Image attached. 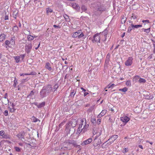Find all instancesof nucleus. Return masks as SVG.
<instances>
[{"label":"nucleus","mask_w":155,"mask_h":155,"mask_svg":"<svg viewBox=\"0 0 155 155\" xmlns=\"http://www.w3.org/2000/svg\"><path fill=\"white\" fill-rule=\"evenodd\" d=\"M127 90L128 88H127L126 87H124L123 88L119 89V90L120 91L125 92L127 91Z\"/></svg>","instance_id":"nucleus-34"},{"label":"nucleus","mask_w":155,"mask_h":155,"mask_svg":"<svg viewBox=\"0 0 155 155\" xmlns=\"http://www.w3.org/2000/svg\"><path fill=\"white\" fill-rule=\"evenodd\" d=\"M91 121L92 123L93 124V125H94L96 123V121L95 118L92 119L91 120Z\"/></svg>","instance_id":"nucleus-51"},{"label":"nucleus","mask_w":155,"mask_h":155,"mask_svg":"<svg viewBox=\"0 0 155 155\" xmlns=\"http://www.w3.org/2000/svg\"><path fill=\"white\" fill-rule=\"evenodd\" d=\"M12 29L14 32H16L18 31V28L17 26H15L13 27Z\"/></svg>","instance_id":"nucleus-41"},{"label":"nucleus","mask_w":155,"mask_h":155,"mask_svg":"<svg viewBox=\"0 0 155 155\" xmlns=\"http://www.w3.org/2000/svg\"><path fill=\"white\" fill-rule=\"evenodd\" d=\"M150 72L152 75L153 76L155 75V68L153 67H150Z\"/></svg>","instance_id":"nucleus-15"},{"label":"nucleus","mask_w":155,"mask_h":155,"mask_svg":"<svg viewBox=\"0 0 155 155\" xmlns=\"http://www.w3.org/2000/svg\"><path fill=\"white\" fill-rule=\"evenodd\" d=\"M52 91V88L51 85L44 86L40 92V97L43 98L49 95L50 93Z\"/></svg>","instance_id":"nucleus-2"},{"label":"nucleus","mask_w":155,"mask_h":155,"mask_svg":"<svg viewBox=\"0 0 155 155\" xmlns=\"http://www.w3.org/2000/svg\"><path fill=\"white\" fill-rule=\"evenodd\" d=\"M15 37H13L11 38L10 42H11L10 43L11 45H15Z\"/></svg>","instance_id":"nucleus-21"},{"label":"nucleus","mask_w":155,"mask_h":155,"mask_svg":"<svg viewBox=\"0 0 155 155\" xmlns=\"http://www.w3.org/2000/svg\"><path fill=\"white\" fill-rule=\"evenodd\" d=\"M101 120L100 119H97V122L96 123L98 124H99L101 123Z\"/></svg>","instance_id":"nucleus-62"},{"label":"nucleus","mask_w":155,"mask_h":155,"mask_svg":"<svg viewBox=\"0 0 155 155\" xmlns=\"http://www.w3.org/2000/svg\"><path fill=\"white\" fill-rule=\"evenodd\" d=\"M73 140H66L63 143V146L64 147V148H61V149H62L63 148H64V150H70L71 148V146L70 145L72 144H69V141H72Z\"/></svg>","instance_id":"nucleus-3"},{"label":"nucleus","mask_w":155,"mask_h":155,"mask_svg":"<svg viewBox=\"0 0 155 155\" xmlns=\"http://www.w3.org/2000/svg\"><path fill=\"white\" fill-rule=\"evenodd\" d=\"M153 46L154 48V50L153 51V52L154 53H155V44H153Z\"/></svg>","instance_id":"nucleus-64"},{"label":"nucleus","mask_w":155,"mask_h":155,"mask_svg":"<svg viewBox=\"0 0 155 155\" xmlns=\"http://www.w3.org/2000/svg\"><path fill=\"white\" fill-rule=\"evenodd\" d=\"M130 25L133 26V29H134L135 28H138L140 27H142V25H134L133 24H131Z\"/></svg>","instance_id":"nucleus-24"},{"label":"nucleus","mask_w":155,"mask_h":155,"mask_svg":"<svg viewBox=\"0 0 155 155\" xmlns=\"http://www.w3.org/2000/svg\"><path fill=\"white\" fill-rule=\"evenodd\" d=\"M82 132V133H83V130L82 129V128H80L79 129V127L78 128V130L77 131V134H80V133Z\"/></svg>","instance_id":"nucleus-40"},{"label":"nucleus","mask_w":155,"mask_h":155,"mask_svg":"<svg viewBox=\"0 0 155 155\" xmlns=\"http://www.w3.org/2000/svg\"><path fill=\"white\" fill-rule=\"evenodd\" d=\"M80 121V124L78 127L79 129L80 128L82 129L83 128V126H84V124H86V121H84V120L82 119Z\"/></svg>","instance_id":"nucleus-13"},{"label":"nucleus","mask_w":155,"mask_h":155,"mask_svg":"<svg viewBox=\"0 0 155 155\" xmlns=\"http://www.w3.org/2000/svg\"><path fill=\"white\" fill-rule=\"evenodd\" d=\"M81 9L83 11L86 12L87 10V8L85 5H82L81 7Z\"/></svg>","instance_id":"nucleus-35"},{"label":"nucleus","mask_w":155,"mask_h":155,"mask_svg":"<svg viewBox=\"0 0 155 155\" xmlns=\"http://www.w3.org/2000/svg\"><path fill=\"white\" fill-rule=\"evenodd\" d=\"M23 134L19 133L17 135V137L19 138V139H22L24 138V136L23 135Z\"/></svg>","instance_id":"nucleus-27"},{"label":"nucleus","mask_w":155,"mask_h":155,"mask_svg":"<svg viewBox=\"0 0 155 155\" xmlns=\"http://www.w3.org/2000/svg\"><path fill=\"white\" fill-rule=\"evenodd\" d=\"M84 35L83 33H81V34H79L78 38L80 39L83 37H84L83 38H85V37H84Z\"/></svg>","instance_id":"nucleus-42"},{"label":"nucleus","mask_w":155,"mask_h":155,"mask_svg":"<svg viewBox=\"0 0 155 155\" xmlns=\"http://www.w3.org/2000/svg\"><path fill=\"white\" fill-rule=\"evenodd\" d=\"M110 53H108L106 57V59L105 61V65H107L109 62V60H110Z\"/></svg>","instance_id":"nucleus-14"},{"label":"nucleus","mask_w":155,"mask_h":155,"mask_svg":"<svg viewBox=\"0 0 155 155\" xmlns=\"http://www.w3.org/2000/svg\"><path fill=\"white\" fill-rule=\"evenodd\" d=\"M35 92L33 91H32L27 96V97H28L29 96H31L32 95H34V94Z\"/></svg>","instance_id":"nucleus-50"},{"label":"nucleus","mask_w":155,"mask_h":155,"mask_svg":"<svg viewBox=\"0 0 155 155\" xmlns=\"http://www.w3.org/2000/svg\"><path fill=\"white\" fill-rule=\"evenodd\" d=\"M139 76H136L134 78V80L135 81L137 82L139 79Z\"/></svg>","instance_id":"nucleus-49"},{"label":"nucleus","mask_w":155,"mask_h":155,"mask_svg":"<svg viewBox=\"0 0 155 155\" xmlns=\"http://www.w3.org/2000/svg\"><path fill=\"white\" fill-rule=\"evenodd\" d=\"M76 32L78 35L81 34V33H82V31L81 30H79Z\"/></svg>","instance_id":"nucleus-63"},{"label":"nucleus","mask_w":155,"mask_h":155,"mask_svg":"<svg viewBox=\"0 0 155 155\" xmlns=\"http://www.w3.org/2000/svg\"><path fill=\"white\" fill-rule=\"evenodd\" d=\"M27 38L28 41H31L34 38L33 36L31 35H28L27 36Z\"/></svg>","instance_id":"nucleus-43"},{"label":"nucleus","mask_w":155,"mask_h":155,"mask_svg":"<svg viewBox=\"0 0 155 155\" xmlns=\"http://www.w3.org/2000/svg\"><path fill=\"white\" fill-rule=\"evenodd\" d=\"M126 84L127 86H130L131 85L130 81V80L127 81L126 83Z\"/></svg>","instance_id":"nucleus-48"},{"label":"nucleus","mask_w":155,"mask_h":155,"mask_svg":"<svg viewBox=\"0 0 155 155\" xmlns=\"http://www.w3.org/2000/svg\"><path fill=\"white\" fill-rule=\"evenodd\" d=\"M76 89H71L69 97L71 98H74L76 93Z\"/></svg>","instance_id":"nucleus-12"},{"label":"nucleus","mask_w":155,"mask_h":155,"mask_svg":"<svg viewBox=\"0 0 155 155\" xmlns=\"http://www.w3.org/2000/svg\"><path fill=\"white\" fill-rule=\"evenodd\" d=\"M5 16L4 17V20H8L9 19V17H8V14H9V12H5Z\"/></svg>","instance_id":"nucleus-29"},{"label":"nucleus","mask_w":155,"mask_h":155,"mask_svg":"<svg viewBox=\"0 0 155 155\" xmlns=\"http://www.w3.org/2000/svg\"><path fill=\"white\" fill-rule=\"evenodd\" d=\"M118 137V136L117 135H114L111 136L110 137L109 139L108 140H112L111 141L109 142L110 144H111L112 143L114 142V141Z\"/></svg>","instance_id":"nucleus-11"},{"label":"nucleus","mask_w":155,"mask_h":155,"mask_svg":"<svg viewBox=\"0 0 155 155\" xmlns=\"http://www.w3.org/2000/svg\"><path fill=\"white\" fill-rule=\"evenodd\" d=\"M133 59L132 57H129L125 63V64L127 66H129L131 65L132 63Z\"/></svg>","instance_id":"nucleus-8"},{"label":"nucleus","mask_w":155,"mask_h":155,"mask_svg":"<svg viewBox=\"0 0 155 155\" xmlns=\"http://www.w3.org/2000/svg\"><path fill=\"white\" fill-rule=\"evenodd\" d=\"M36 74V73L34 71L31 72L30 74L26 73L25 74H24L25 75H35Z\"/></svg>","instance_id":"nucleus-39"},{"label":"nucleus","mask_w":155,"mask_h":155,"mask_svg":"<svg viewBox=\"0 0 155 155\" xmlns=\"http://www.w3.org/2000/svg\"><path fill=\"white\" fill-rule=\"evenodd\" d=\"M106 113V111L105 110H103L101 113L98 115L97 117L100 118L102 116H104Z\"/></svg>","instance_id":"nucleus-17"},{"label":"nucleus","mask_w":155,"mask_h":155,"mask_svg":"<svg viewBox=\"0 0 155 155\" xmlns=\"http://www.w3.org/2000/svg\"><path fill=\"white\" fill-rule=\"evenodd\" d=\"M5 134V132L4 130H2L0 131V135L3 136Z\"/></svg>","instance_id":"nucleus-57"},{"label":"nucleus","mask_w":155,"mask_h":155,"mask_svg":"<svg viewBox=\"0 0 155 155\" xmlns=\"http://www.w3.org/2000/svg\"><path fill=\"white\" fill-rule=\"evenodd\" d=\"M45 68L49 71H51L52 70V69L51 68L50 66V64L49 62H47L46 63Z\"/></svg>","instance_id":"nucleus-16"},{"label":"nucleus","mask_w":155,"mask_h":155,"mask_svg":"<svg viewBox=\"0 0 155 155\" xmlns=\"http://www.w3.org/2000/svg\"><path fill=\"white\" fill-rule=\"evenodd\" d=\"M3 114L5 116H8V110H5V111L3 112Z\"/></svg>","instance_id":"nucleus-54"},{"label":"nucleus","mask_w":155,"mask_h":155,"mask_svg":"<svg viewBox=\"0 0 155 155\" xmlns=\"http://www.w3.org/2000/svg\"><path fill=\"white\" fill-rule=\"evenodd\" d=\"M120 120L122 121L124 123L126 124L130 120V119L127 117L125 116L121 117L120 118Z\"/></svg>","instance_id":"nucleus-9"},{"label":"nucleus","mask_w":155,"mask_h":155,"mask_svg":"<svg viewBox=\"0 0 155 155\" xmlns=\"http://www.w3.org/2000/svg\"><path fill=\"white\" fill-rule=\"evenodd\" d=\"M142 22H143V23H144L145 22H147V23H150V21L149 20H143L142 21Z\"/></svg>","instance_id":"nucleus-61"},{"label":"nucleus","mask_w":155,"mask_h":155,"mask_svg":"<svg viewBox=\"0 0 155 155\" xmlns=\"http://www.w3.org/2000/svg\"><path fill=\"white\" fill-rule=\"evenodd\" d=\"M108 32V30L106 29L101 33L102 34L104 35L105 37V41L106 40V38L107 37L106 35L107 34Z\"/></svg>","instance_id":"nucleus-20"},{"label":"nucleus","mask_w":155,"mask_h":155,"mask_svg":"<svg viewBox=\"0 0 155 155\" xmlns=\"http://www.w3.org/2000/svg\"><path fill=\"white\" fill-rule=\"evenodd\" d=\"M78 35H79L77 33V32H75L73 34L72 36L73 38H78Z\"/></svg>","instance_id":"nucleus-38"},{"label":"nucleus","mask_w":155,"mask_h":155,"mask_svg":"<svg viewBox=\"0 0 155 155\" xmlns=\"http://www.w3.org/2000/svg\"><path fill=\"white\" fill-rule=\"evenodd\" d=\"M77 121L75 119H72L69 121L68 125L73 127H75L77 124Z\"/></svg>","instance_id":"nucleus-7"},{"label":"nucleus","mask_w":155,"mask_h":155,"mask_svg":"<svg viewBox=\"0 0 155 155\" xmlns=\"http://www.w3.org/2000/svg\"><path fill=\"white\" fill-rule=\"evenodd\" d=\"M17 83V81L16 79L15 78V80H14V84L13 85L15 87L16 86V84Z\"/></svg>","instance_id":"nucleus-58"},{"label":"nucleus","mask_w":155,"mask_h":155,"mask_svg":"<svg viewBox=\"0 0 155 155\" xmlns=\"http://www.w3.org/2000/svg\"><path fill=\"white\" fill-rule=\"evenodd\" d=\"M71 5H72V6L73 8L76 9H78V8H79V6L78 5L76 4L75 3L71 4Z\"/></svg>","instance_id":"nucleus-22"},{"label":"nucleus","mask_w":155,"mask_h":155,"mask_svg":"<svg viewBox=\"0 0 155 155\" xmlns=\"http://www.w3.org/2000/svg\"><path fill=\"white\" fill-rule=\"evenodd\" d=\"M10 43L11 42L7 40L5 41V43L6 45L9 46V45L11 44Z\"/></svg>","instance_id":"nucleus-52"},{"label":"nucleus","mask_w":155,"mask_h":155,"mask_svg":"<svg viewBox=\"0 0 155 155\" xmlns=\"http://www.w3.org/2000/svg\"><path fill=\"white\" fill-rule=\"evenodd\" d=\"M150 28H148L145 29V32H146L147 33H149L150 31Z\"/></svg>","instance_id":"nucleus-55"},{"label":"nucleus","mask_w":155,"mask_h":155,"mask_svg":"<svg viewBox=\"0 0 155 155\" xmlns=\"http://www.w3.org/2000/svg\"><path fill=\"white\" fill-rule=\"evenodd\" d=\"M15 108H10V111L11 112H13L15 110Z\"/></svg>","instance_id":"nucleus-59"},{"label":"nucleus","mask_w":155,"mask_h":155,"mask_svg":"<svg viewBox=\"0 0 155 155\" xmlns=\"http://www.w3.org/2000/svg\"><path fill=\"white\" fill-rule=\"evenodd\" d=\"M138 81L140 83H144L146 82V80L145 79L141 78H140Z\"/></svg>","instance_id":"nucleus-25"},{"label":"nucleus","mask_w":155,"mask_h":155,"mask_svg":"<svg viewBox=\"0 0 155 155\" xmlns=\"http://www.w3.org/2000/svg\"><path fill=\"white\" fill-rule=\"evenodd\" d=\"M2 137L3 138L6 139H10L11 138V137L10 135L7 134H4L2 136Z\"/></svg>","instance_id":"nucleus-26"},{"label":"nucleus","mask_w":155,"mask_h":155,"mask_svg":"<svg viewBox=\"0 0 155 155\" xmlns=\"http://www.w3.org/2000/svg\"><path fill=\"white\" fill-rule=\"evenodd\" d=\"M31 120H32V121L34 122H36L38 120L39 122L40 121V120L38 119L36 117H35L34 116H33L31 117Z\"/></svg>","instance_id":"nucleus-28"},{"label":"nucleus","mask_w":155,"mask_h":155,"mask_svg":"<svg viewBox=\"0 0 155 155\" xmlns=\"http://www.w3.org/2000/svg\"><path fill=\"white\" fill-rule=\"evenodd\" d=\"M126 18H123L121 20V23L123 24H124L126 20Z\"/></svg>","instance_id":"nucleus-53"},{"label":"nucleus","mask_w":155,"mask_h":155,"mask_svg":"<svg viewBox=\"0 0 155 155\" xmlns=\"http://www.w3.org/2000/svg\"><path fill=\"white\" fill-rule=\"evenodd\" d=\"M18 14V12L16 11H14L13 13V17L15 19H16L17 17V15Z\"/></svg>","instance_id":"nucleus-37"},{"label":"nucleus","mask_w":155,"mask_h":155,"mask_svg":"<svg viewBox=\"0 0 155 155\" xmlns=\"http://www.w3.org/2000/svg\"><path fill=\"white\" fill-rule=\"evenodd\" d=\"M93 9L94 14L96 15H100L102 13L106 10L104 6L100 2H94L90 5Z\"/></svg>","instance_id":"nucleus-1"},{"label":"nucleus","mask_w":155,"mask_h":155,"mask_svg":"<svg viewBox=\"0 0 155 155\" xmlns=\"http://www.w3.org/2000/svg\"><path fill=\"white\" fill-rule=\"evenodd\" d=\"M89 125L88 124H86H86H84V126H83L82 129L83 130V133H84L85 131L87 130V129L89 127Z\"/></svg>","instance_id":"nucleus-19"},{"label":"nucleus","mask_w":155,"mask_h":155,"mask_svg":"<svg viewBox=\"0 0 155 155\" xmlns=\"http://www.w3.org/2000/svg\"><path fill=\"white\" fill-rule=\"evenodd\" d=\"M101 143V140L100 139H99L98 142L96 143H95L94 145V146L95 147H97L98 145H100V144Z\"/></svg>","instance_id":"nucleus-32"},{"label":"nucleus","mask_w":155,"mask_h":155,"mask_svg":"<svg viewBox=\"0 0 155 155\" xmlns=\"http://www.w3.org/2000/svg\"><path fill=\"white\" fill-rule=\"evenodd\" d=\"M46 10L47 13L49 12L51 13L53 11L50 8H46Z\"/></svg>","instance_id":"nucleus-44"},{"label":"nucleus","mask_w":155,"mask_h":155,"mask_svg":"<svg viewBox=\"0 0 155 155\" xmlns=\"http://www.w3.org/2000/svg\"><path fill=\"white\" fill-rule=\"evenodd\" d=\"M58 84H55V85L54 86L53 88L54 89V92H55L56 91V90L58 89Z\"/></svg>","instance_id":"nucleus-46"},{"label":"nucleus","mask_w":155,"mask_h":155,"mask_svg":"<svg viewBox=\"0 0 155 155\" xmlns=\"http://www.w3.org/2000/svg\"><path fill=\"white\" fill-rule=\"evenodd\" d=\"M45 102H42V103L39 104L38 106H37V107L38 108H41L42 107H43L45 105Z\"/></svg>","instance_id":"nucleus-23"},{"label":"nucleus","mask_w":155,"mask_h":155,"mask_svg":"<svg viewBox=\"0 0 155 155\" xmlns=\"http://www.w3.org/2000/svg\"><path fill=\"white\" fill-rule=\"evenodd\" d=\"M5 38V35L4 34L0 35V41H3Z\"/></svg>","instance_id":"nucleus-18"},{"label":"nucleus","mask_w":155,"mask_h":155,"mask_svg":"<svg viewBox=\"0 0 155 155\" xmlns=\"http://www.w3.org/2000/svg\"><path fill=\"white\" fill-rule=\"evenodd\" d=\"M69 144H72V145L74 147H76V148H79V150L78 151H81V149L80 148L81 146L80 145L77 144V142L73 140L72 141H69Z\"/></svg>","instance_id":"nucleus-6"},{"label":"nucleus","mask_w":155,"mask_h":155,"mask_svg":"<svg viewBox=\"0 0 155 155\" xmlns=\"http://www.w3.org/2000/svg\"><path fill=\"white\" fill-rule=\"evenodd\" d=\"M115 86V85L114 84H109L107 86L105 89L107 88H113Z\"/></svg>","instance_id":"nucleus-31"},{"label":"nucleus","mask_w":155,"mask_h":155,"mask_svg":"<svg viewBox=\"0 0 155 155\" xmlns=\"http://www.w3.org/2000/svg\"><path fill=\"white\" fill-rule=\"evenodd\" d=\"M92 139L91 138H90L87 140L84 141L81 143V144L82 146H84L87 144L91 143L92 141Z\"/></svg>","instance_id":"nucleus-10"},{"label":"nucleus","mask_w":155,"mask_h":155,"mask_svg":"<svg viewBox=\"0 0 155 155\" xmlns=\"http://www.w3.org/2000/svg\"><path fill=\"white\" fill-rule=\"evenodd\" d=\"M20 57L16 56L14 57V58L16 63H18L20 61Z\"/></svg>","instance_id":"nucleus-36"},{"label":"nucleus","mask_w":155,"mask_h":155,"mask_svg":"<svg viewBox=\"0 0 155 155\" xmlns=\"http://www.w3.org/2000/svg\"><path fill=\"white\" fill-rule=\"evenodd\" d=\"M53 27L56 28L58 29L60 28L61 27L60 25H54Z\"/></svg>","instance_id":"nucleus-56"},{"label":"nucleus","mask_w":155,"mask_h":155,"mask_svg":"<svg viewBox=\"0 0 155 155\" xmlns=\"http://www.w3.org/2000/svg\"><path fill=\"white\" fill-rule=\"evenodd\" d=\"M9 103V101L8 99H5L3 100L2 101V104H4L6 105L8 103Z\"/></svg>","instance_id":"nucleus-33"},{"label":"nucleus","mask_w":155,"mask_h":155,"mask_svg":"<svg viewBox=\"0 0 155 155\" xmlns=\"http://www.w3.org/2000/svg\"><path fill=\"white\" fill-rule=\"evenodd\" d=\"M25 51L28 54L30 53L32 48V45L31 43H27L25 45Z\"/></svg>","instance_id":"nucleus-4"},{"label":"nucleus","mask_w":155,"mask_h":155,"mask_svg":"<svg viewBox=\"0 0 155 155\" xmlns=\"http://www.w3.org/2000/svg\"><path fill=\"white\" fill-rule=\"evenodd\" d=\"M64 18L65 19L66 21H68V19H69V16L66 14H64L63 16Z\"/></svg>","instance_id":"nucleus-47"},{"label":"nucleus","mask_w":155,"mask_h":155,"mask_svg":"<svg viewBox=\"0 0 155 155\" xmlns=\"http://www.w3.org/2000/svg\"><path fill=\"white\" fill-rule=\"evenodd\" d=\"M129 30V31H131L133 29V27L132 26H129L128 27Z\"/></svg>","instance_id":"nucleus-60"},{"label":"nucleus","mask_w":155,"mask_h":155,"mask_svg":"<svg viewBox=\"0 0 155 155\" xmlns=\"http://www.w3.org/2000/svg\"><path fill=\"white\" fill-rule=\"evenodd\" d=\"M100 34L97 33L95 34L93 37L94 39L92 40L93 43H95L96 42H99L100 40Z\"/></svg>","instance_id":"nucleus-5"},{"label":"nucleus","mask_w":155,"mask_h":155,"mask_svg":"<svg viewBox=\"0 0 155 155\" xmlns=\"http://www.w3.org/2000/svg\"><path fill=\"white\" fill-rule=\"evenodd\" d=\"M14 149H15V151L17 152H20L21 151V148L17 147H14Z\"/></svg>","instance_id":"nucleus-45"},{"label":"nucleus","mask_w":155,"mask_h":155,"mask_svg":"<svg viewBox=\"0 0 155 155\" xmlns=\"http://www.w3.org/2000/svg\"><path fill=\"white\" fill-rule=\"evenodd\" d=\"M145 97H146V98L148 99H152L153 98V97L152 95H149L148 94L145 95Z\"/></svg>","instance_id":"nucleus-30"}]
</instances>
